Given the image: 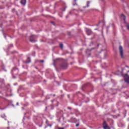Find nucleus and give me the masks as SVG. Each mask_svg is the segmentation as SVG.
<instances>
[{
  "mask_svg": "<svg viewBox=\"0 0 129 129\" xmlns=\"http://www.w3.org/2000/svg\"><path fill=\"white\" fill-rule=\"evenodd\" d=\"M89 4H90V2L88 1L87 2V8H88V7H89Z\"/></svg>",
  "mask_w": 129,
  "mask_h": 129,
  "instance_id": "obj_11",
  "label": "nucleus"
},
{
  "mask_svg": "<svg viewBox=\"0 0 129 129\" xmlns=\"http://www.w3.org/2000/svg\"><path fill=\"white\" fill-rule=\"evenodd\" d=\"M26 3H27V0H21V4L23 6H26Z\"/></svg>",
  "mask_w": 129,
  "mask_h": 129,
  "instance_id": "obj_8",
  "label": "nucleus"
},
{
  "mask_svg": "<svg viewBox=\"0 0 129 129\" xmlns=\"http://www.w3.org/2000/svg\"><path fill=\"white\" fill-rule=\"evenodd\" d=\"M119 52L121 58L123 59V58H124V54H123V48L121 45L119 46Z\"/></svg>",
  "mask_w": 129,
  "mask_h": 129,
  "instance_id": "obj_1",
  "label": "nucleus"
},
{
  "mask_svg": "<svg viewBox=\"0 0 129 129\" xmlns=\"http://www.w3.org/2000/svg\"><path fill=\"white\" fill-rule=\"evenodd\" d=\"M34 38H35L34 35H31L30 36V42H32V43H35V42H36V41L35 40H34Z\"/></svg>",
  "mask_w": 129,
  "mask_h": 129,
  "instance_id": "obj_5",
  "label": "nucleus"
},
{
  "mask_svg": "<svg viewBox=\"0 0 129 129\" xmlns=\"http://www.w3.org/2000/svg\"><path fill=\"white\" fill-rule=\"evenodd\" d=\"M39 62H40L41 63H44V62H45V60H42L39 61Z\"/></svg>",
  "mask_w": 129,
  "mask_h": 129,
  "instance_id": "obj_13",
  "label": "nucleus"
},
{
  "mask_svg": "<svg viewBox=\"0 0 129 129\" xmlns=\"http://www.w3.org/2000/svg\"><path fill=\"white\" fill-rule=\"evenodd\" d=\"M59 46H60V48H61V49H63V44L60 43L59 44Z\"/></svg>",
  "mask_w": 129,
  "mask_h": 129,
  "instance_id": "obj_10",
  "label": "nucleus"
},
{
  "mask_svg": "<svg viewBox=\"0 0 129 129\" xmlns=\"http://www.w3.org/2000/svg\"><path fill=\"white\" fill-rule=\"evenodd\" d=\"M77 0H74V3H75V4H74V6H75L76 5V2Z\"/></svg>",
  "mask_w": 129,
  "mask_h": 129,
  "instance_id": "obj_12",
  "label": "nucleus"
},
{
  "mask_svg": "<svg viewBox=\"0 0 129 129\" xmlns=\"http://www.w3.org/2000/svg\"><path fill=\"white\" fill-rule=\"evenodd\" d=\"M60 67L62 69H66L68 67V65L66 63H63L60 64Z\"/></svg>",
  "mask_w": 129,
  "mask_h": 129,
  "instance_id": "obj_4",
  "label": "nucleus"
},
{
  "mask_svg": "<svg viewBox=\"0 0 129 129\" xmlns=\"http://www.w3.org/2000/svg\"><path fill=\"white\" fill-rule=\"evenodd\" d=\"M28 61H25V63H30L31 62V58H30V57H28Z\"/></svg>",
  "mask_w": 129,
  "mask_h": 129,
  "instance_id": "obj_9",
  "label": "nucleus"
},
{
  "mask_svg": "<svg viewBox=\"0 0 129 129\" xmlns=\"http://www.w3.org/2000/svg\"><path fill=\"white\" fill-rule=\"evenodd\" d=\"M55 96V94H54V95H53V96Z\"/></svg>",
  "mask_w": 129,
  "mask_h": 129,
  "instance_id": "obj_19",
  "label": "nucleus"
},
{
  "mask_svg": "<svg viewBox=\"0 0 129 129\" xmlns=\"http://www.w3.org/2000/svg\"><path fill=\"white\" fill-rule=\"evenodd\" d=\"M124 77L125 82H126V83L129 84V75L127 74H125L124 75Z\"/></svg>",
  "mask_w": 129,
  "mask_h": 129,
  "instance_id": "obj_3",
  "label": "nucleus"
},
{
  "mask_svg": "<svg viewBox=\"0 0 129 129\" xmlns=\"http://www.w3.org/2000/svg\"><path fill=\"white\" fill-rule=\"evenodd\" d=\"M54 66H56V64L54 63Z\"/></svg>",
  "mask_w": 129,
  "mask_h": 129,
  "instance_id": "obj_18",
  "label": "nucleus"
},
{
  "mask_svg": "<svg viewBox=\"0 0 129 129\" xmlns=\"http://www.w3.org/2000/svg\"><path fill=\"white\" fill-rule=\"evenodd\" d=\"M68 109H72V108L70 107H68Z\"/></svg>",
  "mask_w": 129,
  "mask_h": 129,
  "instance_id": "obj_14",
  "label": "nucleus"
},
{
  "mask_svg": "<svg viewBox=\"0 0 129 129\" xmlns=\"http://www.w3.org/2000/svg\"><path fill=\"white\" fill-rule=\"evenodd\" d=\"M121 18L123 19L127 30H129V24L127 23L126 21H125V16H124L123 14H121Z\"/></svg>",
  "mask_w": 129,
  "mask_h": 129,
  "instance_id": "obj_2",
  "label": "nucleus"
},
{
  "mask_svg": "<svg viewBox=\"0 0 129 129\" xmlns=\"http://www.w3.org/2000/svg\"><path fill=\"white\" fill-rule=\"evenodd\" d=\"M76 126H79V124H76Z\"/></svg>",
  "mask_w": 129,
  "mask_h": 129,
  "instance_id": "obj_15",
  "label": "nucleus"
},
{
  "mask_svg": "<svg viewBox=\"0 0 129 129\" xmlns=\"http://www.w3.org/2000/svg\"><path fill=\"white\" fill-rule=\"evenodd\" d=\"M58 129H64V127H61V128H58Z\"/></svg>",
  "mask_w": 129,
  "mask_h": 129,
  "instance_id": "obj_16",
  "label": "nucleus"
},
{
  "mask_svg": "<svg viewBox=\"0 0 129 129\" xmlns=\"http://www.w3.org/2000/svg\"><path fill=\"white\" fill-rule=\"evenodd\" d=\"M95 30H97V29H95Z\"/></svg>",
  "mask_w": 129,
  "mask_h": 129,
  "instance_id": "obj_21",
  "label": "nucleus"
},
{
  "mask_svg": "<svg viewBox=\"0 0 129 129\" xmlns=\"http://www.w3.org/2000/svg\"><path fill=\"white\" fill-rule=\"evenodd\" d=\"M17 105H19V103H17Z\"/></svg>",
  "mask_w": 129,
  "mask_h": 129,
  "instance_id": "obj_17",
  "label": "nucleus"
},
{
  "mask_svg": "<svg viewBox=\"0 0 129 129\" xmlns=\"http://www.w3.org/2000/svg\"><path fill=\"white\" fill-rule=\"evenodd\" d=\"M103 127L104 129H110V128L109 127V126H108V125H107L106 124V122L104 121L103 123Z\"/></svg>",
  "mask_w": 129,
  "mask_h": 129,
  "instance_id": "obj_6",
  "label": "nucleus"
},
{
  "mask_svg": "<svg viewBox=\"0 0 129 129\" xmlns=\"http://www.w3.org/2000/svg\"><path fill=\"white\" fill-rule=\"evenodd\" d=\"M86 32H87V35H88L89 36L91 35V34H92V31H91V30L90 29H87Z\"/></svg>",
  "mask_w": 129,
  "mask_h": 129,
  "instance_id": "obj_7",
  "label": "nucleus"
},
{
  "mask_svg": "<svg viewBox=\"0 0 129 129\" xmlns=\"http://www.w3.org/2000/svg\"><path fill=\"white\" fill-rule=\"evenodd\" d=\"M52 24H53V22H51Z\"/></svg>",
  "mask_w": 129,
  "mask_h": 129,
  "instance_id": "obj_20",
  "label": "nucleus"
}]
</instances>
